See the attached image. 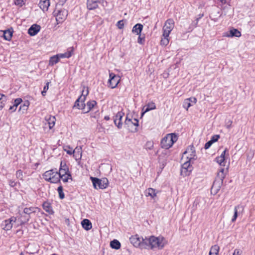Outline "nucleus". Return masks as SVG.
Listing matches in <instances>:
<instances>
[{"label":"nucleus","mask_w":255,"mask_h":255,"mask_svg":"<svg viewBox=\"0 0 255 255\" xmlns=\"http://www.w3.org/2000/svg\"><path fill=\"white\" fill-rule=\"evenodd\" d=\"M130 243L135 247L141 249L162 250L167 244V240L162 236H151L143 238L137 235L131 236L129 238Z\"/></svg>","instance_id":"nucleus-1"},{"label":"nucleus","mask_w":255,"mask_h":255,"mask_svg":"<svg viewBox=\"0 0 255 255\" xmlns=\"http://www.w3.org/2000/svg\"><path fill=\"white\" fill-rule=\"evenodd\" d=\"M178 137L175 133H168L161 140L160 146L162 148L168 149L177 140Z\"/></svg>","instance_id":"nucleus-2"},{"label":"nucleus","mask_w":255,"mask_h":255,"mask_svg":"<svg viewBox=\"0 0 255 255\" xmlns=\"http://www.w3.org/2000/svg\"><path fill=\"white\" fill-rule=\"evenodd\" d=\"M43 178L46 181L51 183H58L60 182V178L58 172L54 169L45 171L42 175Z\"/></svg>","instance_id":"nucleus-3"},{"label":"nucleus","mask_w":255,"mask_h":255,"mask_svg":"<svg viewBox=\"0 0 255 255\" xmlns=\"http://www.w3.org/2000/svg\"><path fill=\"white\" fill-rule=\"evenodd\" d=\"M91 180L93 184L94 187L95 189H105L108 187V180L106 178L99 179L96 177H91Z\"/></svg>","instance_id":"nucleus-4"},{"label":"nucleus","mask_w":255,"mask_h":255,"mask_svg":"<svg viewBox=\"0 0 255 255\" xmlns=\"http://www.w3.org/2000/svg\"><path fill=\"white\" fill-rule=\"evenodd\" d=\"M174 26V21L172 19H167L164 24L163 27V34L162 36L165 37H169V35L172 30Z\"/></svg>","instance_id":"nucleus-5"},{"label":"nucleus","mask_w":255,"mask_h":255,"mask_svg":"<svg viewBox=\"0 0 255 255\" xmlns=\"http://www.w3.org/2000/svg\"><path fill=\"white\" fill-rule=\"evenodd\" d=\"M193 160H190L188 159L182 165L181 169V174L183 176L189 175L193 169L191 165V163H193Z\"/></svg>","instance_id":"nucleus-6"},{"label":"nucleus","mask_w":255,"mask_h":255,"mask_svg":"<svg viewBox=\"0 0 255 255\" xmlns=\"http://www.w3.org/2000/svg\"><path fill=\"white\" fill-rule=\"evenodd\" d=\"M185 157L190 160L194 161L196 159L195 149L193 146H189L184 152L182 158Z\"/></svg>","instance_id":"nucleus-7"},{"label":"nucleus","mask_w":255,"mask_h":255,"mask_svg":"<svg viewBox=\"0 0 255 255\" xmlns=\"http://www.w3.org/2000/svg\"><path fill=\"white\" fill-rule=\"evenodd\" d=\"M110 79L108 81L109 86L112 89L116 88L119 83L121 78L113 73H110Z\"/></svg>","instance_id":"nucleus-8"},{"label":"nucleus","mask_w":255,"mask_h":255,"mask_svg":"<svg viewBox=\"0 0 255 255\" xmlns=\"http://www.w3.org/2000/svg\"><path fill=\"white\" fill-rule=\"evenodd\" d=\"M16 221V218L15 217H12L10 218L5 220L1 223V227L2 229L5 231L10 230L12 227L13 223Z\"/></svg>","instance_id":"nucleus-9"},{"label":"nucleus","mask_w":255,"mask_h":255,"mask_svg":"<svg viewBox=\"0 0 255 255\" xmlns=\"http://www.w3.org/2000/svg\"><path fill=\"white\" fill-rule=\"evenodd\" d=\"M124 115V113L122 112H119L114 117V123L115 125L118 128H121L122 127L123 124L121 121Z\"/></svg>","instance_id":"nucleus-10"},{"label":"nucleus","mask_w":255,"mask_h":255,"mask_svg":"<svg viewBox=\"0 0 255 255\" xmlns=\"http://www.w3.org/2000/svg\"><path fill=\"white\" fill-rule=\"evenodd\" d=\"M85 98L83 97H79L75 101L73 107H76L78 109L85 110L86 104L84 103Z\"/></svg>","instance_id":"nucleus-11"},{"label":"nucleus","mask_w":255,"mask_h":255,"mask_svg":"<svg viewBox=\"0 0 255 255\" xmlns=\"http://www.w3.org/2000/svg\"><path fill=\"white\" fill-rule=\"evenodd\" d=\"M68 173H70V172L69 171L68 167L67 166L65 162L61 161L60 163L59 170V172H58V174L60 177V175L63 176L64 174H66Z\"/></svg>","instance_id":"nucleus-12"},{"label":"nucleus","mask_w":255,"mask_h":255,"mask_svg":"<svg viewBox=\"0 0 255 255\" xmlns=\"http://www.w3.org/2000/svg\"><path fill=\"white\" fill-rule=\"evenodd\" d=\"M197 102V99L195 97H190L184 100L183 103V107L188 110L189 107L193 105V104H195Z\"/></svg>","instance_id":"nucleus-13"},{"label":"nucleus","mask_w":255,"mask_h":255,"mask_svg":"<svg viewBox=\"0 0 255 255\" xmlns=\"http://www.w3.org/2000/svg\"><path fill=\"white\" fill-rule=\"evenodd\" d=\"M223 184V182H222V181H217L215 180L211 188V192H213L214 194H217L220 190Z\"/></svg>","instance_id":"nucleus-14"},{"label":"nucleus","mask_w":255,"mask_h":255,"mask_svg":"<svg viewBox=\"0 0 255 255\" xmlns=\"http://www.w3.org/2000/svg\"><path fill=\"white\" fill-rule=\"evenodd\" d=\"M40 28L37 24H33L28 29V33L30 36H34L40 31Z\"/></svg>","instance_id":"nucleus-15"},{"label":"nucleus","mask_w":255,"mask_h":255,"mask_svg":"<svg viewBox=\"0 0 255 255\" xmlns=\"http://www.w3.org/2000/svg\"><path fill=\"white\" fill-rule=\"evenodd\" d=\"M156 109V105L155 103L153 102L148 103L147 105L144 106L142 108V112L141 113V116H143V115L146 112L154 110Z\"/></svg>","instance_id":"nucleus-16"},{"label":"nucleus","mask_w":255,"mask_h":255,"mask_svg":"<svg viewBox=\"0 0 255 255\" xmlns=\"http://www.w3.org/2000/svg\"><path fill=\"white\" fill-rule=\"evenodd\" d=\"M158 193V191L156 190L155 189L149 188L145 191V195L146 196H150L151 199L155 200L157 194Z\"/></svg>","instance_id":"nucleus-17"},{"label":"nucleus","mask_w":255,"mask_h":255,"mask_svg":"<svg viewBox=\"0 0 255 255\" xmlns=\"http://www.w3.org/2000/svg\"><path fill=\"white\" fill-rule=\"evenodd\" d=\"M99 1L98 0H87V6L89 10H93L98 7Z\"/></svg>","instance_id":"nucleus-18"},{"label":"nucleus","mask_w":255,"mask_h":255,"mask_svg":"<svg viewBox=\"0 0 255 255\" xmlns=\"http://www.w3.org/2000/svg\"><path fill=\"white\" fill-rule=\"evenodd\" d=\"M226 176V173H225V170L224 167H220V168L219 169L217 177L216 178V180L217 181H222V182H223L224 179H225Z\"/></svg>","instance_id":"nucleus-19"},{"label":"nucleus","mask_w":255,"mask_h":255,"mask_svg":"<svg viewBox=\"0 0 255 255\" xmlns=\"http://www.w3.org/2000/svg\"><path fill=\"white\" fill-rule=\"evenodd\" d=\"M50 0H40L39 6L40 8L44 11H46L50 6Z\"/></svg>","instance_id":"nucleus-20"},{"label":"nucleus","mask_w":255,"mask_h":255,"mask_svg":"<svg viewBox=\"0 0 255 255\" xmlns=\"http://www.w3.org/2000/svg\"><path fill=\"white\" fill-rule=\"evenodd\" d=\"M67 15L66 12L64 10H59L56 15V19L59 23L62 22L65 18Z\"/></svg>","instance_id":"nucleus-21"},{"label":"nucleus","mask_w":255,"mask_h":255,"mask_svg":"<svg viewBox=\"0 0 255 255\" xmlns=\"http://www.w3.org/2000/svg\"><path fill=\"white\" fill-rule=\"evenodd\" d=\"M73 154V156L76 159V160H80L82 157V148L81 147H76L74 150Z\"/></svg>","instance_id":"nucleus-22"},{"label":"nucleus","mask_w":255,"mask_h":255,"mask_svg":"<svg viewBox=\"0 0 255 255\" xmlns=\"http://www.w3.org/2000/svg\"><path fill=\"white\" fill-rule=\"evenodd\" d=\"M73 52V48L70 47L68 49L67 52H66L64 53L58 54V56H59L60 59V58H69L72 56Z\"/></svg>","instance_id":"nucleus-23"},{"label":"nucleus","mask_w":255,"mask_h":255,"mask_svg":"<svg viewBox=\"0 0 255 255\" xmlns=\"http://www.w3.org/2000/svg\"><path fill=\"white\" fill-rule=\"evenodd\" d=\"M45 120L48 124L49 128L51 129L55 124L56 119L55 117L48 116L45 117Z\"/></svg>","instance_id":"nucleus-24"},{"label":"nucleus","mask_w":255,"mask_h":255,"mask_svg":"<svg viewBox=\"0 0 255 255\" xmlns=\"http://www.w3.org/2000/svg\"><path fill=\"white\" fill-rule=\"evenodd\" d=\"M81 224L83 228L87 231H88L92 228V224L88 219H84L82 221Z\"/></svg>","instance_id":"nucleus-25"},{"label":"nucleus","mask_w":255,"mask_h":255,"mask_svg":"<svg viewBox=\"0 0 255 255\" xmlns=\"http://www.w3.org/2000/svg\"><path fill=\"white\" fill-rule=\"evenodd\" d=\"M143 29V25L140 23L136 24L132 28V31L136 33L137 35H140V33Z\"/></svg>","instance_id":"nucleus-26"},{"label":"nucleus","mask_w":255,"mask_h":255,"mask_svg":"<svg viewBox=\"0 0 255 255\" xmlns=\"http://www.w3.org/2000/svg\"><path fill=\"white\" fill-rule=\"evenodd\" d=\"M12 35V31L9 29L2 31V37L6 40H10Z\"/></svg>","instance_id":"nucleus-27"},{"label":"nucleus","mask_w":255,"mask_h":255,"mask_svg":"<svg viewBox=\"0 0 255 255\" xmlns=\"http://www.w3.org/2000/svg\"><path fill=\"white\" fill-rule=\"evenodd\" d=\"M38 208L34 207H31L29 208H25L23 209V213L25 214L30 216V215L32 213H34L36 212V210H38Z\"/></svg>","instance_id":"nucleus-28"},{"label":"nucleus","mask_w":255,"mask_h":255,"mask_svg":"<svg viewBox=\"0 0 255 255\" xmlns=\"http://www.w3.org/2000/svg\"><path fill=\"white\" fill-rule=\"evenodd\" d=\"M228 37H239L241 36V33L237 29L233 28L230 30V34L227 35Z\"/></svg>","instance_id":"nucleus-29"},{"label":"nucleus","mask_w":255,"mask_h":255,"mask_svg":"<svg viewBox=\"0 0 255 255\" xmlns=\"http://www.w3.org/2000/svg\"><path fill=\"white\" fill-rule=\"evenodd\" d=\"M110 246L112 249L118 250L121 248V243L117 240H114L110 243Z\"/></svg>","instance_id":"nucleus-30"},{"label":"nucleus","mask_w":255,"mask_h":255,"mask_svg":"<svg viewBox=\"0 0 255 255\" xmlns=\"http://www.w3.org/2000/svg\"><path fill=\"white\" fill-rule=\"evenodd\" d=\"M97 104V102L95 100L89 101L87 103V110L85 113H88L90 111L94 106Z\"/></svg>","instance_id":"nucleus-31"},{"label":"nucleus","mask_w":255,"mask_h":255,"mask_svg":"<svg viewBox=\"0 0 255 255\" xmlns=\"http://www.w3.org/2000/svg\"><path fill=\"white\" fill-rule=\"evenodd\" d=\"M29 106V102L28 101H25L23 104L20 105L19 111H21L22 113H24L28 109Z\"/></svg>","instance_id":"nucleus-32"},{"label":"nucleus","mask_w":255,"mask_h":255,"mask_svg":"<svg viewBox=\"0 0 255 255\" xmlns=\"http://www.w3.org/2000/svg\"><path fill=\"white\" fill-rule=\"evenodd\" d=\"M59 59H60V58L58 56V54L51 57L49 60V65L53 66L54 64L57 63L59 62Z\"/></svg>","instance_id":"nucleus-33"},{"label":"nucleus","mask_w":255,"mask_h":255,"mask_svg":"<svg viewBox=\"0 0 255 255\" xmlns=\"http://www.w3.org/2000/svg\"><path fill=\"white\" fill-rule=\"evenodd\" d=\"M219 247L217 245L212 246L209 252V255H218Z\"/></svg>","instance_id":"nucleus-34"},{"label":"nucleus","mask_w":255,"mask_h":255,"mask_svg":"<svg viewBox=\"0 0 255 255\" xmlns=\"http://www.w3.org/2000/svg\"><path fill=\"white\" fill-rule=\"evenodd\" d=\"M6 100V96L3 94H0V110L3 108Z\"/></svg>","instance_id":"nucleus-35"},{"label":"nucleus","mask_w":255,"mask_h":255,"mask_svg":"<svg viewBox=\"0 0 255 255\" xmlns=\"http://www.w3.org/2000/svg\"><path fill=\"white\" fill-rule=\"evenodd\" d=\"M225 157L222 156H218L215 158V161L221 166H225Z\"/></svg>","instance_id":"nucleus-36"},{"label":"nucleus","mask_w":255,"mask_h":255,"mask_svg":"<svg viewBox=\"0 0 255 255\" xmlns=\"http://www.w3.org/2000/svg\"><path fill=\"white\" fill-rule=\"evenodd\" d=\"M241 208H242V207L240 205H238V206H236L234 208V216H233V217L232 219V222H234L236 219H237V218L238 217V210L239 209H240Z\"/></svg>","instance_id":"nucleus-37"},{"label":"nucleus","mask_w":255,"mask_h":255,"mask_svg":"<svg viewBox=\"0 0 255 255\" xmlns=\"http://www.w3.org/2000/svg\"><path fill=\"white\" fill-rule=\"evenodd\" d=\"M89 88L88 87L83 86V90L82 92V95L80 97H83L85 98V100H86V96L89 94Z\"/></svg>","instance_id":"nucleus-38"},{"label":"nucleus","mask_w":255,"mask_h":255,"mask_svg":"<svg viewBox=\"0 0 255 255\" xmlns=\"http://www.w3.org/2000/svg\"><path fill=\"white\" fill-rule=\"evenodd\" d=\"M57 191L59 194V197L61 199H63L65 197L64 193L63 192V187L62 186H59L58 187Z\"/></svg>","instance_id":"nucleus-39"},{"label":"nucleus","mask_w":255,"mask_h":255,"mask_svg":"<svg viewBox=\"0 0 255 255\" xmlns=\"http://www.w3.org/2000/svg\"><path fill=\"white\" fill-rule=\"evenodd\" d=\"M163 38H162L160 44L163 46H166L169 42V40L168 39V37H165V36H162Z\"/></svg>","instance_id":"nucleus-40"},{"label":"nucleus","mask_w":255,"mask_h":255,"mask_svg":"<svg viewBox=\"0 0 255 255\" xmlns=\"http://www.w3.org/2000/svg\"><path fill=\"white\" fill-rule=\"evenodd\" d=\"M153 147V142L152 141H148L145 144V148L146 150H151Z\"/></svg>","instance_id":"nucleus-41"},{"label":"nucleus","mask_w":255,"mask_h":255,"mask_svg":"<svg viewBox=\"0 0 255 255\" xmlns=\"http://www.w3.org/2000/svg\"><path fill=\"white\" fill-rule=\"evenodd\" d=\"M71 177V173H68L63 175H60V179L62 180L64 182H67L70 177Z\"/></svg>","instance_id":"nucleus-42"},{"label":"nucleus","mask_w":255,"mask_h":255,"mask_svg":"<svg viewBox=\"0 0 255 255\" xmlns=\"http://www.w3.org/2000/svg\"><path fill=\"white\" fill-rule=\"evenodd\" d=\"M64 150L69 155H72L74 153V151L69 146H66L64 147Z\"/></svg>","instance_id":"nucleus-43"},{"label":"nucleus","mask_w":255,"mask_h":255,"mask_svg":"<svg viewBox=\"0 0 255 255\" xmlns=\"http://www.w3.org/2000/svg\"><path fill=\"white\" fill-rule=\"evenodd\" d=\"M49 82H47L46 84V85L44 86V88H43V91L41 92V94L42 95V96H45L46 92H47V91L48 90V88H49Z\"/></svg>","instance_id":"nucleus-44"},{"label":"nucleus","mask_w":255,"mask_h":255,"mask_svg":"<svg viewBox=\"0 0 255 255\" xmlns=\"http://www.w3.org/2000/svg\"><path fill=\"white\" fill-rule=\"evenodd\" d=\"M43 206L44 209L45 210L46 212L50 213V211H51V208L48 203H44Z\"/></svg>","instance_id":"nucleus-45"},{"label":"nucleus","mask_w":255,"mask_h":255,"mask_svg":"<svg viewBox=\"0 0 255 255\" xmlns=\"http://www.w3.org/2000/svg\"><path fill=\"white\" fill-rule=\"evenodd\" d=\"M16 176L17 178L22 180L23 178V174L22 170H18L16 172Z\"/></svg>","instance_id":"nucleus-46"},{"label":"nucleus","mask_w":255,"mask_h":255,"mask_svg":"<svg viewBox=\"0 0 255 255\" xmlns=\"http://www.w3.org/2000/svg\"><path fill=\"white\" fill-rule=\"evenodd\" d=\"M22 99L20 98L16 99L13 102V105L17 108V107L22 102Z\"/></svg>","instance_id":"nucleus-47"},{"label":"nucleus","mask_w":255,"mask_h":255,"mask_svg":"<svg viewBox=\"0 0 255 255\" xmlns=\"http://www.w3.org/2000/svg\"><path fill=\"white\" fill-rule=\"evenodd\" d=\"M14 3L16 5L20 6H22L24 4V0H14Z\"/></svg>","instance_id":"nucleus-48"},{"label":"nucleus","mask_w":255,"mask_h":255,"mask_svg":"<svg viewBox=\"0 0 255 255\" xmlns=\"http://www.w3.org/2000/svg\"><path fill=\"white\" fill-rule=\"evenodd\" d=\"M220 138V136L219 135H214L212 136L211 138V141H212L213 143L215 142L216 141H218L219 138Z\"/></svg>","instance_id":"nucleus-49"},{"label":"nucleus","mask_w":255,"mask_h":255,"mask_svg":"<svg viewBox=\"0 0 255 255\" xmlns=\"http://www.w3.org/2000/svg\"><path fill=\"white\" fill-rule=\"evenodd\" d=\"M213 143L212 142V141H211V140H210L209 141L205 143L204 148L206 149L209 148Z\"/></svg>","instance_id":"nucleus-50"},{"label":"nucleus","mask_w":255,"mask_h":255,"mask_svg":"<svg viewBox=\"0 0 255 255\" xmlns=\"http://www.w3.org/2000/svg\"><path fill=\"white\" fill-rule=\"evenodd\" d=\"M9 185L12 187H13L16 185V182L12 180H9L8 181Z\"/></svg>","instance_id":"nucleus-51"},{"label":"nucleus","mask_w":255,"mask_h":255,"mask_svg":"<svg viewBox=\"0 0 255 255\" xmlns=\"http://www.w3.org/2000/svg\"><path fill=\"white\" fill-rule=\"evenodd\" d=\"M117 25L120 29H122L124 27V22L123 20H120L118 22Z\"/></svg>","instance_id":"nucleus-52"},{"label":"nucleus","mask_w":255,"mask_h":255,"mask_svg":"<svg viewBox=\"0 0 255 255\" xmlns=\"http://www.w3.org/2000/svg\"><path fill=\"white\" fill-rule=\"evenodd\" d=\"M131 122H132V120L128 119V118L127 117L125 121V124L127 125H129L130 124H131Z\"/></svg>","instance_id":"nucleus-53"},{"label":"nucleus","mask_w":255,"mask_h":255,"mask_svg":"<svg viewBox=\"0 0 255 255\" xmlns=\"http://www.w3.org/2000/svg\"><path fill=\"white\" fill-rule=\"evenodd\" d=\"M131 124L137 127L138 126V121L136 119H134L132 120V122L131 123Z\"/></svg>","instance_id":"nucleus-54"},{"label":"nucleus","mask_w":255,"mask_h":255,"mask_svg":"<svg viewBox=\"0 0 255 255\" xmlns=\"http://www.w3.org/2000/svg\"><path fill=\"white\" fill-rule=\"evenodd\" d=\"M17 108H16L13 105L12 106H10L9 110L11 111V112H14Z\"/></svg>","instance_id":"nucleus-55"},{"label":"nucleus","mask_w":255,"mask_h":255,"mask_svg":"<svg viewBox=\"0 0 255 255\" xmlns=\"http://www.w3.org/2000/svg\"><path fill=\"white\" fill-rule=\"evenodd\" d=\"M142 41H144V38L141 37L139 35L137 39L138 43L141 44L142 43Z\"/></svg>","instance_id":"nucleus-56"},{"label":"nucleus","mask_w":255,"mask_h":255,"mask_svg":"<svg viewBox=\"0 0 255 255\" xmlns=\"http://www.w3.org/2000/svg\"><path fill=\"white\" fill-rule=\"evenodd\" d=\"M233 255H241V252L239 250L236 249L235 250Z\"/></svg>","instance_id":"nucleus-57"},{"label":"nucleus","mask_w":255,"mask_h":255,"mask_svg":"<svg viewBox=\"0 0 255 255\" xmlns=\"http://www.w3.org/2000/svg\"><path fill=\"white\" fill-rule=\"evenodd\" d=\"M232 121H229L227 123V128H230L231 127V125H232Z\"/></svg>","instance_id":"nucleus-58"},{"label":"nucleus","mask_w":255,"mask_h":255,"mask_svg":"<svg viewBox=\"0 0 255 255\" xmlns=\"http://www.w3.org/2000/svg\"><path fill=\"white\" fill-rule=\"evenodd\" d=\"M227 149H225L223 152L222 153H221V155L220 156H222L223 157H225V154H226V151H227Z\"/></svg>","instance_id":"nucleus-59"},{"label":"nucleus","mask_w":255,"mask_h":255,"mask_svg":"<svg viewBox=\"0 0 255 255\" xmlns=\"http://www.w3.org/2000/svg\"><path fill=\"white\" fill-rule=\"evenodd\" d=\"M220 0L223 3H226L228 2V0Z\"/></svg>","instance_id":"nucleus-60"},{"label":"nucleus","mask_w":255,"mask_h":255,"mask_svg":"<svg viewBox=\"0 0 255 255\" xmlns=\"http://www.w3.org/2000/svg\"><path fill=\"white\" fill-rule=\"evenodd\" d=\"M104 119L106 121H108L110 120V117L108 116H106L105 117Z\"/></svg>","instance_id":"nucleus-61"},{"label":"nucleus","mask_w":255,"mask_h":255,"mask_svg":"<svg viewBox=\"0 0 255 255\" xmlns=\"http://www.w3.org/2000/svg\"><path fill=\"white\" fill-rule=\"evenodd\" d=\"M56 255V254H52V255Z\"/></svg>","instance_id":"nucleus-62"}]
</instances>
